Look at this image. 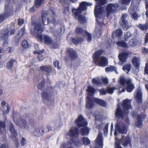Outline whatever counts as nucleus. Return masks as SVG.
I'll return each mask as SVG.
<instances>
[{
  "instance_id": "obj_1",
  "label": "nucleus",
  "mask_w": 148,
  "mask_h": 148,
  "mask_svg": "<svg viewBox=\"0 0 148 148\" xmlns=\"http://www.w3.org/2000/svg\"><path fill=\"white\" fill-rule=\"evenodd\" d=\"M120 83L121 85L119 89L120 93L124 92L125 89L127 92H131L134 88L132 82V80L130 79H126L123 77H121Z\"/></svg>"
},
{
  "instance_id": "obj_2",
  "label": "nucleus",
  "mask_w": 148,
  "mask_h": 148,
  "mask_svg": "<svg viewBox=\"0 0 148 148\" xmlns=\"http://www.w3.org/2000/svg\"><path fill=\"white\" fill-rule=\"evenodd\" d=\"M131 101L128 99H126L123 100V106L124 110L126 112L124 114L122 112L121 109L120 108L119 104L117 105V108L115 113V116L119 119H122L124 118L125 116L128 113V111H126L131 108L130 105Z\"/></svg>"
},
{
  "instance_id": "obj_3",
  "label": "nucleus",
  "mask_w": 148,
  "mask_h": 148,
  "mask_svg": "<svg viewBox=\"0 0 148 148\" xmlns=\"http://www.w3.org/2000/svg\"><path fill=\"white\" fill-rule=\"evenodd\" d=\"M75 122L78 127H81L80 131L82 135L88 134L89 130L86 127L87 123L82 115H80L78 116L77 119L75 120Z\"/></svg>"
},
{
  "instance_id": "obj_4",
  "label": "nucleus",
  "mask_w": 148,
  "mask_h": 148,
  "mask_svg": "<svg viewBox=\"0 0 148 148\" xmlns=\"http://www.w3.org/2000/svg\"><path fill=\"white\" fill-rule=\"evenodd\" d=\"M98 1L95 9V14L98 25H100L103 23V19L100 18L99 16L102 12L104 11V9L101 6V5L105 4L106 3V0H99Z\"/></svg>"
},
{
  "instance_id": "obj_5",
  "label": "nucleus",
  "mask_w": 148,
  "mask_h": 148,
  "mask_svg": "<svg viewBox=\"0 0 148 148\" xmlns=\"http://www.w3.org/2000/svg\"><path fill=\"white\" fill-rule=\"evenodd\" d=\"M86 99V107L88 109L92 108L95 105L92 101L93 100L101 106H105L106 105L105 101L102 99L97 98L92 99L90 98L88 96L87 97Z\"/></svg>"
},
{
  "instance_id": "obj_6",
  "label": "nucleus",
  "mask_w": 148,
  "mask_h": 148,
  "mask_svg": "<svg viewBox=\"0 0 148 148\" xmlns=\"http://www.w3.org/2000/svg\"><path fill=\"white\" fill-rule=\"evenodd\" d=\"M115 148H122L119 145L120 143H121L124 146H126L130 142L129 137L128 136H125L123 135H122L121 138L119 141L117 140L116 137H115Z\"/></svg>"
},
{
  "instance_id": "obj_7",
  "label": "nucleus",
  "mask_w": 148,
  "mask_h": 148,
  "mask_svg": "<svg viewBox=\"0 0 148 148\" xmlns=\"http://www.w3.org/2000/svg\"><path fill=\"white\" fill-rule=\"evenodd\" d=\"M42 22L44 25H47L49 23H52L56 25L57 22L55 18L52 16H49L47 14H44L42 16Z\"/></svg>"
},
{
  "instance_id": "obj_8",
  "label": "nucleus",
  "mask_w": 148,
  "mask_h": 148,
  "mask_svg": "<svg viewBox=\"0 0 148 148\" xmlns=\"http://www.w3.org/2000/svg\"><path fill=\"white\" fill-rule=\"evenodd\" d=\"M73 145H75L77 146H79L80 145V143L78 140L73 138L69 143H62L61 145L60 148H72Z\"/></svg>"
},
{
  "instance_id": "obj_9",
  "label": "nucleus",
  "mask_w": 148,
  "mask_h": 148,
  "mask_svg": "<svg viewBox=\"0 0 148 148\" xmlns=\"http://www.w3.org/2000/svg\"><path fill=\"white\" fill-rule=\"evenodd\" d=\"M15 122L18 127L22 129L28 130L29 128V124L26 120L22 117L16 119Z\"/></svg>"
},
{
  "instance_id": "obj_10",
  "label": "nucleus",
  "mask_w": 148,
  "mask_h": 148,
  "mask_svg": "<svg viewBox=\"0 0 148 148\" xmlns=\"http://www.w3.org/2000/svg\"><path fill=\"white\" fill-rule=\"evenodd\" d=\"M92 5V3L83 2L80 3L79 8L77 9L73 10V13H75L76 15H77L78 13H81L82 11L86 10L87 6H90Z\"/></svg>"
},
{
  "instance_id": "obj_11",
  "label": "nucleus",
  "mask_w": 148,
  "mask_h": 148,
  "mask_svg": "<svg viewBox=\"0 0 148 148\" xmlns=\"http://www.w3.org/2000/svg\"><path fill=\"white\" fill-rule=\"evenodd\" d=\"M117 131L123 134H125L127 132V127L121 123H117L115 126V130L114 134L115 136L117 135Z\"/></svg>"
},
{
  "instance_id": "obj_12",
  "label": "nucleus",
  "mask_w": 148,
  "mask_h": 148,
  "mask_svg": "<svg viewBox=\"0 0 148 148\" xmlns=\"http://www.w3.org/2000/svg\"><path fill=\"white\" fill-rule=\"evenodd\" d=\"M95 64L99 66L104 67L108 64V60L106 57L101 56L97 59H95L94 61Z\"/></svg>"
},
{
  "instance_id": "obj_13",
  "label": "nucleus",
  "mask_w": 148,
  "mask_h": 148,
  "mask_svg": "<svg viewBox=\"0 0 148 148\" xmlns=\"http://www.w3.org/2000/svg\"><path fill=\"white\" fill-rule=\"evenodd\" d=\"M9 31L8 29L2 31L0 34V40L3 41V45L6 46L8 44L7 38L8 36Z\"/></svg>"
},
{
  "instance_id": "obj_14",
  "label": "nucleus",
  "mask_w": 148,
  "mask_h": 148,
  "mask_svg": "<svg viewBox=\"0 0 148 148\" xmlns=\"http://www.w3.org/2000/svg\"><path fill=\"white\" fill-rule=\"evenodd\" d=\"M118 7L119 5L118 4H108L107 5L106 9L107 16H108L111 13L114 12Z\"/></svg>"
},
{
  "instance_id": "obj_15",
  "label": "nucleus",
  "mask_w": 148,
  "mask_h": 148,
  "mask_svg": "<svg viewBox=\"0 0 148 148\" xmlns=\"http://www.w3.org/2000/svg\"><path fill=\"white\" fill-rule=\"evenodd\" d=\"M37 36L41 41L43 40L45 43L46 44L49 45L52 43V41L51 38L49 36L47 35L43 36L40 34H38Z\"/></svg>"
},
{
  "instance_id": "obj_16",
  "label": "nucleus",
  "mask_w": 148,
  "mask_h": 148,
  "mask_svg": "<svg viewBox=\"0 0 148 148\" xmlns=\"http://www.w3.org/2000/svg\"><path fill=\"white\" fill-rule=\"evenodd\" d=\"M76 32L78 34H82L83 35H86L87 37V40L88 42L90 41L92 39L91 34L86 31H83L81 28L77 27L76 29Z\"/></svg>"
},
{
  "instance_id": "obj_17",
  "label": "nucleus",
  "mask_w": 148,
  "mask_h": 148,
  "mask_svg": "<svg viewBox=\"0 0 148 148\" xmlns=\"http://www.w3.org/2000/svg\"><path fill=\"white\" fill-rule=\"evenodd\" d=\"M78 134V130L76 127H72L69 130V131L67 132L66 135V136L67 138L69 137H75L77 136Z\"/></svg>"
},
{
  "instance_id": "obj_18",
  "label": "nucleus",
  "mask_w": 148,
  "mask_h": 148,
  "mask_svg": "<svg viewBox=\"0 0 148 148\" xmlns=\"http://www.w3.org/2000/svg\"><path fill=\"white\" fill-rule=\"evenodd\" d=\"M103 134L100 132L95 141L97 143L96 147L95 148H102L103 145Z\"/></svg>"
},
{
  "instance_id": "obj_19",
  "label": "nucleus",
  "mask_w": 148,
  "mask_h": 148,
  "mask_svg": "<svg viewBox=\"0 0 148 148\" xmlns=\"http://www.w3.org/2000/svg\"><path fill=\"white\" fill-rule=\"evenodd\" d=\"M45 132V128L42 126L36 128L34 131L33 133L34 135L37 137L42 136Z\"/></svg>"
},
{
  "instance_id": "obj_20",
  "label": "nucleus",
  "mask_w": 148,
  "mask_h": 148,
  "mask_svg": "<svg viewBox=\"0 0 148 148\" xmlns=\"http://www.w3.org/2000/svg\"><path fill=\"white\" fill-rule=\"evenodd\" d=\"M1 110L3 112L4 115L8 114L9 112L10 108L8 104L5 101H2L1 103Z\"/></svg>"
},
{
  "instance_id": "obj_21",
  "label": "nucleus",
  "mask_w": 148,
  "mask_h": 148,
  "mask_svg": "<svg viewBox=\"0 0 148 148\" xmlns=\"http://www.w3.org/2000/svg\"><path fill=\"white\" fill-rule=\"evenodd\" d=\"M127 14H123L122 16V21L120 22V25L125 30H127L130 28V26L128 25L127 21L125 20V18L127 16Z\"/></svg>"
},
{
  "instance_id": "obj_22",
  "label": "nucleus",
  "mask_w": 148,
  "mask_h": 148,
  "mask_svg": "<svg viewBox=\"0 0 148 148\" xmlns=\"http://www.w3.org/2000/svg\"><path fill=\"white\" fill-rule=\"evenodd\" d=\"M32 25L34 27V31L35 33H41L42 32V30L40 23L34 22L32 23Z\"/></svg>"
},
{
  "instance_id": "obj_23",
  "label": "nucleus",
  "mask_w": 148,
  "mask_h": 148,
  "mask_svg": "<svg viewBox=\"0 0 148 148\" xmlns=\"http://www.w3.org/2000/svg\"><path fill=\"white\" fill-rule=\"evenodd\" d=\"M123 33V32L121 29H118L113 32L112 36L114 38L120 39L122 37Z\"/></svg>"
},
{
  "instance_id": "obj_24",
  "label": "nucleus",
  "mask_w": 148,
  "mask_h": 148,
  "mask_svg": "<svg viewBox=\"0 0 148 148\" xmlns=\"http://www.w3.org/2000/svg\"><path fill=\"white\" fill-rule=\"evenodd\" d=\"M134 98L138 102H142V93L140 88L137 89L136 93L134 95Z\"/></svg>"
},
{
  "instance_id": "obj_25",
  "label": "nucleus",
  "mask_w": 148,
  "mask_h": 148,
  "mask_svg": "<svg viewBox=\"0 0 148 148\" xmlns=\"http://www.w3.org/2000/svg\"><path fill=\"white\" fill-rule=\"evenodd\" d=\"M67 52L69 56L72 60H75L77 57L76 53L72 49H68Z\"/></svg>"
},
{
  "instance_id": "obj_26",
  "label": "nucleus",
  "mask_w": 148,
  "mask_h": 148,
  "mask_svg": "<svg viewBox=\"0 0 148 148\" xmlns=\"http://www.w3.org/2000/svg\"><path fill=\"white\" fill-rule=\"evenodd\" d=\"M128 55L127 53L123 52L119 54V58L121 62H124L126 61Z\"/></svg>"
},
{
  "instance_id": "obj_27",
  "label": "nucleus",
  "mask_w": 148,
  "mask_h": 148,
  "mask_svg": "<svg viewBox=\"0 0 148 148\" xmlns=\"http://www.w3.org/2000/svg\"><path fill=\"white\" fill-rule=\"evenodd\" d=\"M10 131L11 134V137L14 140H16V138L18 136V134L16 131L14 130L13 126L12 124L10 128Z\"/></svg>"
},
{
  "instance_id": "obj_28",
  "label": "nucleus",
  "mask_w": 148,
  "mask_h": 148,
  "mask_svg": "<svg viewBox=\"0 0 148 148\" xmlns=\"http://www.w3.org/2000/svg\"><path fill=\"white\" fill-rule=\"evenodd\" d=\"M42 97L44 101L45 102L49 101L51 98V96L49 95L48 92H44L42 94Z\"/></svg>"
},
{
  "instance_id": "obj_29",
  "label": "nucleus",
  "mask_w": 148,
  "mask_h": 148,
  "mask_svg": "<svg viewBox=\"0 0 148 148\" xmlns=\"http://www.w3.org/2000/svg\"><path fill=\"white\" fill-rule=\"evenodd\" d=\"M132 62L135 68L137 69H138L140 63L139 59L136 57H134L132 59Z\"/></svg>"
},
{
  "instance_id": "obj_30",
  "label": "nucleus",
  "mask_w": 148,
  "mask_h": 148,
  "mask_svg": "<svg viewBox=\"0 0 148 148\" xmlns=\"http://www.w3.org/2000/svg\"><path fill=\"white\" fill-rule=\"evenodd\" d=\"M81 13H78L77 15H76L75 13H73L75 17L77 18L79 21L82 23H83L85 22L86 19L85 17L82 15H80Z\"/></svg>"
},
{
  "instance_id": "obj_31",
  "label": "nucleus",
  "mask_w": 148,
  "mask_h": 148,
  "mask_svg": "<svg viewBox=\"0 0 148 148\" xmlns=\"http://www.w3.org/2000/svg\"><path fill=\"white\" fill-rule=\"evenodd\" d=\"M138 43V41L136 39H132L128 42V45L130 47H134L137 45Z\"/></svg>"
},
{
  "instance_id": "obj_32",
  "label": "nucleus",
  "mask_w": 148,
  "mask_h": 148,
  "mask_svg": "<svg viewBox=\"0 0 148 148\" xmlns=\"http://www.w3.org/2000/svg\"><path fill=\"white\" fill-rule=\"evenodd\" d=\"M40 69L42 71L48 73L51 72L52 71L51 67L50 66L48 67L46 66H42L40 67Z\"/></svg>"
},
{
  "instance_id": "obj_33",
  "label": "nucleus",
  "mask_w": 148,
  "mask_h": 148,
  "mask_svg": "<svg viewBox=\"0 0 148 148\" xmlns=\"http://www.w3.org/2000/svg\"><path fill=\"white\" fill-rule=\"evenodd\" d=\"M143 118L142 115H138L137 116V119L138 121L136 123V125L138 127H140L142 126V119Z\"/></svg>"
},
{
  "instance_id": "obj_34",
  "label": "nucleus",
  "mask_w": 148,
  "mask_h": 148,
  "mask_svg": "<svg viewBox=\"0 0 148 148\" xmlns=\"http://www.w3.org/2000/svg\"><path fill=\"white\" fill-rule=\"evenodd\" d=\"M116 44L119 47H122L124 48H128V45L123 41H119L116 43Z\"/></svg>"
},
{
  "instance_id": "obj_35",
  "label": "nucleus",
  "mask_w": 148,
  "mask_h": 148,
  "mask_svg": "<svg viewBox=\"0 0 148 148\" xmlns=\"http://www.w3.org/2000/svg\"><path fill=\"white\" fill-rule=\"evenodd\" d=\"M45 0H35L34 2L35 6L37 8H39L45 3Z\"/></svg>"
},
{
  "instance_id": "obj_36",
  "label": "nucleus",
  "mask_w": 148,
  "mask_h": 148,
  "mask_svg": "<svg viewBox=\"0 0 148 148\" xmlns=\"http://www.w3.org/2000/svg\"><path fill=\"white\" fill-rule=\"evenodd\" d=\"M105 71L107 72H112L114 71L116 73H118L116 71V67L114 66H110L107 67L105 68Z\"/></svg>"
},
{
  "instance_id": "obj_37",
  "label": "nucleus",
  "mask_w": 148,
  "mask_h": 148,
  "mask_svg": "<svg viewBox=\"0 0 148 148\" xmlns=\"http://www.w3.org/2000/svg\"><path fill=\"white\" fill-rule=\"evenodd\" d=\"M102 52L103 51L102 50H98L95 52L93 55V57L94 58L93 61H94V60H95L99 58V56L101 55Z\"/></svg>"
},
{
  "instance_id": "obj_38",
  "label": "nucleus",
  "mask_w": 148,
  "mask_h": 148,
  "mask_svg": "<svg viewBox=\"0 0 148 148\" xmlns=\"http://www.w3.org/2000/svg\"><path fill=\"white\" fill-rule=\"evenodd\" d=\"M131 68V66L130 64H126L123 67V69L127 74L130 71Z\"/></svg>"
},
{
  "instance_id": "obj_39",
  "label": "nucleus",
  "mask_w": 148,
  "mask_h": 148,
  "mask_svg": "<svg viewBox=\"0 0 148 148\" xmlns=\"http://www.w3.org/2000/svg\"><path fill=\"white\" fill-rule=\"evenodd\" d=\"M87 91L88 92L89 95H92L95 91V89L92 87L89 86L88 87Z\"/></svg>"
},
{
  "instance_id": "obj_40",
  "label": "nucleus",
  "mask_w": 148,
  "mask_h": 148,
  "mask_svg": "<svg viewBox=\"0 0 148 148\" xmlns=\"http://www.w3.org/2000/svg\"><path fill=\"white\" fill-rule=\"evenodd\" d=\"M16 61L15 60L12 59L10 60L7 64V66L9 69H11L13 66V64Z\"/></svg>"
},
{
  "instance_id": "obj_41",
  "label": "nucleus",
  "mask_w": 148,
  "mask_h": 148,
  "mask_svg": "<svg viewBox=\"0 0 148 148\" xmlns=\"http://www.w3.org/2000/svg\"><path fill=\"white\" fill-rule=\"evenodd\" d=\"M53 124L54 125V127L55 129H57L59 128L62 125V123L60 122H54Z\"/></svg>"
},
{
  "instance_id": "obj_42",
  "label": "nucleus",
  "mask_w": 148,
  "mask_h": 148,
  "mask_svg": "<svg viewBox=\"0 0 148 148\" xmlns=\"http://www.w3.org/2000/svg\"><path fill=\"white\" fill-rule=\"evenodd\" d=\"M42 51H35L34 52V54H40V55H39L38 56V58L39 60L40 61L42 60L44 58V57H42V56L40 55V54H42Z\"/></svg>"
},
{
  "instance_id": "obj_43",
  "label": "nucleus",
  "mask_w": 148,
  "mask_h": 148,
  "mask_svg": "<svg viewBox=\"0 0 148 148\" xmlns=\"http://www.w3.org/2000/svg\"><path fill=\"white\" fill-rule=\"evenodd\" d=\"M138 27L142 30H144L148 29V24H140L138 26Z\"/></svg>"
},
{
  "instance_id": "obj_44",
  "label": "nucleus",
  "mask_w": 148,
  "mask_h": 148,
  "mask_svg": "<svg viewBox=\"0 0 148 148\" xmlns=\"http://www.w3.org/2000/svg\"><path fill=\"white\" fill-rule=\"evenodd\" d=\"M117 89V88H116L115 87H108L107 89V93L109 94H112L114 90Z\"/></svg>"
},
{
  "instance_id": "obj_45",
  "label": "nucleus",
  "mask_w": 148,
  "mask_h": 148,
  "mask_svg": "<svg viewBox=\"0 0 148 148\" xmlns=\"http://www.w3.org/2000/svg\"><path fill=\"white\" fill-rule=\"evenodd\" d=\"M83 39H72L73 42L75 45L79 43H81Z\"/></svg>"
},
{
  "instance_id": "obj_46",
  "label": "nucleus",
  "mask_w": 148,
  "mask_h": 148,
  "mask_svg": "<svg viewBox=\"0 0 148 148\" xmlns=\"http://www.w3.org/2000/svg\"><path fill=\"white\" fill-rule=\"evenodd\" d=\"M131 0H120V2L122 5H129Z\"/></svg>"
},
{
  "instance_id": "obj_47",
  "label": "nucleus",
  "mask_w": 148,
  "mask_h": 148,
  "mask_svg": "<svg viewBox=\"0 0 148 148\" xmlns=\"http://www.w3.org/2000/svg\"><path fill=\"white\" fill-rule=\"evenodd\" d=\"M99 26L98 25H96V28L95 29V31L97 32H96V34L97 35V38H99L100 36L102 33V30L101 29H99V30L97 28V27Z\"/></svg>"
},
{
  "instance_id": "obj_48",
  "label": "nucleus",
  "mask_w": 148,
  "mask_h": 148,
  "mask_svg": "<svg viewBox=\"0 0 148 148\" xmlns=\"http://www.w3.org/2000/svg\"><path fill=\"white\" fill-rule=\"evenodd\" d=\"M83 141L85 145H88L90 143V141L87 137H84L83 138Z\"/></svg>"
},
{
  "instance_id": "obj_49",
  "label": "nucleus",
  "mask_w": 148,
  "mask_h": 148,
  "mask_svg": "<svg viewBox=\"0 0 148 148\" xmlns=\"http://www.w3.org/2000/svg\"><path fill=\"white\" fill-rule=\"evenodd\" d=\"M22 45L23 47L25 48L28 47V44L26 40H24L22 42Z\"/></svg>"
},
{
  "instance_id": "obj_50",
  "label": "nucleus",
  "mask_w": 148,
  "mask_h": 148,
  "mask_svg": "<svg viewBox=\"0 0 148 148\" xmlns=\"http://www.w3.org/2000/svg\"><path fill=\"white\" fill-rule=\"evenodd\" d=\"M59 62L58 60H56L53 62V64L58 69H60L61 67L59 66Z\"/></svg>"
},
{
  "instance_id": "obj_51",
  "label": "nucleus",
  "mask_w": 148,
  "mask_h": 148,
  "mask_svg": "<svg viewBox=\"0 0 148 148\" xmlns=\"http://www.w3.org/2000/svg\"><path fill=\"white\" fill-rule=\"evenodd\" d=\"M131 36L132 34L130 32H127L125 35V40L126 41L127 39L131 37Z\"/></svg>"
},
{
  "instance_id": "obj_52",
  "label": "nucleus",
  "mask_w": 148,
  "mask_h": 148,
  "mask_svg": "<svg viewBox=\"0 0 148 148\" xmlns=\"http://www.w3.org/2000/svg\"><path fill=\"white\" fill-rule=\"evenodd\" d=\"M99 91L100 93V95H105L107 93V89L106 90L104 89H100Z\"/></svg>"
},
{
  "instance_id": "obj_53",
  "label": "nucleus",
  "mask_w": 148,
  "mask_h": 148,
  "mask_svg": "<svg viewBox=\"0 0 148 148\" xmlns=\"http://www.w3.org/2000/svg\"><path fill=\"white\" fill-rule=\"evenodd\" d=\"M7 16L5 14H1L0 15V23L3 22L4 20L5 17Z\"/></svg>"
},
{
  "instance_id": "obj_54",
  "label": "nucleus",
  "mask_w": 148,
  "mask_h": 148,
  "mask_svg": "<svg viewBox=\"0 0 148 148\" xmlns=\"http://www.w3.org/2000/svg\"><path fill=\"white\" fill-rule=\"evenodd\" d=\"M25 28H22L21 31H20L19 33L18 34V36L21 37L23 36L25 33Z\"/></svg>"
},
{
  "instance_id": "obj_55",
  "label": "nucleus",
  "mask_w": 148,
  "mask_h": 148,
  "mask_svg": "<svg viewBox=\"0 0 148 148\" xmlns=\"http://www.w3.org/2000/svg\"><path fill=\"white\" fill-rule=\"evenodd\" d=\"M140 16V15H138L136 12L133 13V14H132V18L135 20L137 19Z\"/></svg>"
},
{
  "instance_id": "obj_56",
  "label": "nucleus",
  "mask_w": 148,
  "mask_h": 148,
  "mask_svg": "<svg viewBox=\"0 0 148 148\" xmlns=\"http://www.w3.org/2000/svg\"><path fill=\"white\" fill-rule=\"evenodd\" d=\"M45 83V81L43 80L41 83L38 86V88L40 89H42L44 86V84Z\"/></svg>"
},
{
  "instance_id": "obj_57",
  "label": "nucleus",
  "mask_w": 148,
  "mask_h": 148,
  "mask_svg": "<svg viewBox=\"0 0 148 148\" xmlns=\"http://www.w3.org/2000/svg\"><path fill=\"white\" fill-rule=\"evenodd\" d=\"M145 5L147 10L146 13V17L148 18V1L147 0H145Z\"/></svg>"
},
{
  "instance_id": "obj_58",
  "label": "nucleus",
  "mask_w": 148,
  "mask_h": 148,
  "mask_svg": "<svg viewBox=\"0 0 148 148\" xmlns=\"http://www.w3.org/2000/svg\"><path fill=\"white\" fill-rule=\"evenodd\" d=\"M36 6L35 4L30 9L29 11L31 12H34L38 8Z\"/></svg>"
},
{
  "instance_id": "obj_59",
  "label": "nucleus",
  "mask_w": 148,
  "mask_h": 148,
  "mask_svg": "<svg viewBox=\"0 0 148 148\" xmlns=\"http://www.w3.org/2000/svg\"><path fill=\"white\" fill-rule=\"evenodd\" d=\"M24 21L23 19H19L18 21V24L21 26L24 23Z\"/></svg>"
},
{
  "instance_id": "obj_60",
  "label": "nucleus",
  "mask_w": 148,
  "mask_h": 148,
  "mask_svg": "<svg viewBox=\"0 0 148 148\" xmlns=\"http://www.w3.org/2000/svg\"><path fill=\"white\" fill-rule=\"evenodd\" d=\"M26 141L25 138H22L21 142V145L23 146L26 144Z\"/></svg>"
},
{
  "instance_id": "obj_61",
  "label": "nucleus",
  "mask_w": 148,
  "mask_h": 148,
  "mask_svg": "<svg viewBox=\"0 0 148 148\" xmlns=\"http://www.w3.org/2000/svg\"><path fill=\"white\" fill-rule=\"evenodd\" d=\"M134 9H135L134 7H133L131 4L129 9V12L130 13H132L134 12Z\"/></svg>"
},
{
  "instance_id": "obj_62",
  "label": "nucleus",
  "mask_w": 148,
  "mask_h": 148,
  "mask_svg": "<svg viewBox=\"0 0 148 148\" xmlns=\"http://www.w3.org/2000/svg\"><path fill=\"white\" fill-rule=\"evenodd\" d=\"M92 81L93 83L96 84H100V82L99 79H93Z\"/></svg>"
},
{
  "instance_id": "obj_63",
  "label": "nucleus",
  "mask_w": 148,
  "mask_h": 148,
  "mask_svg": "<svg viewBox=\"0 0 148 148\" xmlns=\"http://www.w3.org/2000/svg\"><path fill=\"white\" fill-rule=\"evenodd\" d=\"M0 127L1 128H4L5 127V124L4 122L0 121Z\"/></svg>"
},
{
  "instance_id": "obj_64",
  "label": "nucleus",
  "mask_w": 148,
  "mask_h": 148,
  "mask_svg": "<svg viewBox=\"0 0 148 148\" xmlns=\"http://www.w3.org/2000/svg\"><path fill=\"white\" fill-rule=\"evenodd\" d=\"M145 73L148 75V65L146 64L145 71Z\"/></svg>"
}]
</instances>
